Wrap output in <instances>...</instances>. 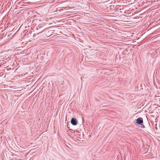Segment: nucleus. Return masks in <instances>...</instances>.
<instances>
[{"instance_id":"f257e3e1","label":"nucleus","mask_w":160,"mask_h":160,"mask_svg":"<svg viewBox=\"0 0 160 160\" xmlns=\"http://www.w3.org/2000/svg\"><path fill=\"white\" fill-rule=\"evenodd\" d=\"M136 122L138 124H141L142 125V127L143 128L144 127V126L142 124L143 123V121L142 118L140 117L137 118L136 119Z\"/></svg>"},{"instance_id":"f03ea898","label":"nucleus","mask_w":160,"mask_h":160,"mask_svg":"<svg viewBox=\"0 0 160 160\" xmlns=\"http://www.w3.org/2000/svg\"><path fill=\"white\" fill-rule=\"evenodd\" d=\"M77 120L75 118H72L71 120V123L73 125H76L77 123Z\"/></svg>"}]
</instances>
